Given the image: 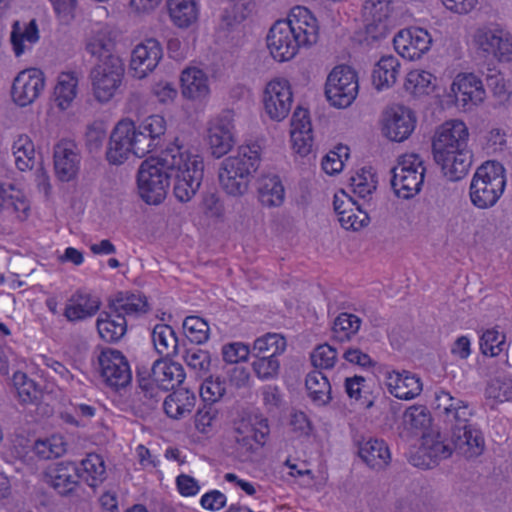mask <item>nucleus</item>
<instances>
[{
	"label": "nucleus",
	"mask_w": 512,
	"mask_h": 512,
	"mask_svg": "<svg viewBox=\"0 0 512 512\" xmlns=\"http://www.w3.org/2000/svg\"><path fill=\"white\" fill-rule=\"evenodd\" d=\"M180 82L182 96L188 100L202 102L210 94L209 78L199 68L188 67L183 70Z\"/></svg>",
	"instance_id": "26"
},
{
	"label": "nucleus",
	"mask_w": 512,
	"mask_h": 512,
	"mask_svg": "<svg viewBox=\"0 0 512 512\" xmlns=\"http://www.w3.org/2000/svg\"><path fill=\"white\" fill-rule=\"evenodd\" d=\"M163 57L160 42L154 38L139 43L132 51L129 72L136 79H143L153 72Z\"/></svg>",
	"instance_id": "15"
},
{
	"label": "nucleus",
	"mask_w": 512,
	"mask_h": 512,
	"mask_svg": "<svg viewBox=\"0 0 512 512\" xmlns=\"http://www.w3.org/2000/svg\"><path fill=\"white\" fill-rule=\"evenodd\" d=\"M361 322V319L354 314L341 313L334 321L333 333L340 341L350 339L360 329Z\"/></svg>",
	"instance_id": "54"
},
{
	"label": "nucleus",
	"mask_w": 512,
	"mask_h": 512,
	"mask_svg": "<svg viewBox=\"0 0 512 512\" xmlns=\"http://www.w3.org/2000/svg\"><path fill=\"white\" fill-rule=\"evenodd\" d=\"M195 402L194 393L187 389H179L165 398L163 408L168 417L180 419L191 413Z\"/></svg>",
	"instance_id": "34"
},
{
	"label": "nucleus",
	"mask_w": 512,
	"mask_h": 512,
	"mask_svg": "<svg viewBox=\"0 0 512 512\" xmlns=\"http://www.w3.org/2000/svg\"><path fill=\"white\" fill-rule=\"evenodd\" d=\"M258 198L263 206L278 207L284 202L285 190L277 175H264L258 180Z\"/></svg>",
	"instance_id": "35"
},
{
	"label": "nucleus",
	"mask_w": 512,
	"mask_h": 512,
	"mask_svg": "<svg viewBox=\"0 0 512 512\" xmlns=\"http://www.w3.org/2000/svg\"><path fill=\"white\" fill-rule=\"evenodd\" d=\"M77 85L78 80L73 73H62L59 76L55 87V97L61 109H66L70 106L77 95Z\"/></svg>",
	"instance_id": "47"
},
{
	"label": "nucleus",
	"mask_w": 512,
	"mask_h": 512,
	"mask_svg": "<svg viewBox=\"0 0 512 512\" xmlns=\"http://www.w3.org/2000/svg\"><path fill=\"white\" fill-rule=\"evenodd\" d=\"M468 141L469 130L461 120L446 121L434 133L433 158L450 181L463 179L472 166L473 154Z\"/></svg>",
	"instance_id": "3"
},
{
	"label": "nucleus",
	"mask_w": 512,
	"mask_h": 512,
	"mask_svg": "<svg viewBox=\"0 0 512 512\" xmlns=\"http://www.w3.org/2000/svg\"><path fill=\"white\" fill-rule=\"evenodd\" d=\"M218 416V410L212 404H205L195 415V427L198 432L207 434Z\"/></svg>",
	"instance_id": "63"
},
{
	"label": "nucleus",
	"mask_w": 512,
	"mask_h": 512,
	"mask_svg": "<svg viewBox=\"0 0 512 512\" xmlns=\"http://www.w3.org/2000/svg\"><path fill=\"white\" fill-rule=\"evenodd\" d=\"M434 408L442 421L450 427L451 433L471 425L469 422L473 416V409L469 403L452 396L448 391L435 392Z\"/></svg>",
	"instance_id": "11"
},
{
	"label": "nucleus",
	"mask_w": 512,
	"mask_h": 512,
	"mask_svg": "<svg viewBox=\"0 0 512 512\" xmlns=\"http://www.w3.org/2000/svg\"><path fill=\"white\" fill-rule=\"evenodd\" d=\"M164 165L170 168L174 178V195L181 202H188L198 191L204 172L203 159L191 154L176 139L165 149Z\"/></svg>",
	"instance_id": "4"
},
{
	"label": "nucleus",
	"mask_w": 512,
	"mask_h": 512,
	"mask_svg": "<svg viewBox=\"0 0 512 512\" xmlns=\"http://www.w3.org/2000/svg\"><path fill=\"white\" fill-rule=\"evenodd\" d=\"M100 308V301L88 293L78 291L66 304L64 316L71 322L82 321L94 316Z\"/></svg>",
	"instance_id": "29"
},
{
	"label": "nucleus",
	"mask_w": 512,
	"mask_h": 512,
	"mask_svg": "<svg viewBox=\"0 0 512 512\" xmlns=\"http://www.w3.org/2000/svg\"><path fill=\"white\" fill-rule=\"evenodd\" d=\"M164 158L165 150L159 157L143 161L138 170L139 195L149 205L160 204L167 195L170 168L164 165Z\"/></svg>",
	"instance_id": "7"
},
{
	"label": "nucleus",
	"mask_w": 512,
	"mask_h": 512,
	"mask_svg": "<svg viewBox=\"0 0 512 512\" xmlns=\"http://www.w3.org/2000/svg\"><path fill=\"white\" fill-rule=\"evenodd\" d=\"M233 119L229 112L211 121L208 128V143L214 157L227 154L234 145Z\"/></svg>",
	"instance_id": "22"
},
{
	"label": "nucleus",
	"mask_w": 512,
	"mask_h": 512,
	"mask_svg": "<svg viewBox=\"0 0 512 512\" xmlns=\"http://www.w3.org/2000/svg\"><path fill=\"white\" fill-rule=\"evenodd\" d=\"M99 371L103 381L114 389L126 387L132 373L125 356L118 350L106 348L98 355Z\"/></svg>",
	"instance_id": "13"
},
{
	"label": "nucleus",
	"mask_w": 512,
	"mask_h": 512,
	"mask_svg": "<svg viewBox=\"0 0 512 512\" xmlns=\"http://www.w3.org/2000/svg\"><path fill=\"white\" fill-rule=\"evenodd\" d=\"M391 173V186L394 192L398 197L409 199L421 190L425 167L418 155H405Z\"/></svg>",
	"instance_id": "8"
},
{
	"label": "nucleus",
	"mask_w": 512,
	"mask_h": 512,
	"mask_svg": "<svg viewBox=\"0 0 512 512\" xmlns=\"http://www.w3.org/2000/svg\"><path fill=\"white\" fill-rule=\"evenodd\" d=\"M260 162L258 146H241L234 155L225 158L221 167L228 172L242 173V177L250 180L252 174L257 170Z\"/></svg>",
	"instance_id": "28"
},
{
	"label": "nucleus",
	"mask_w": 512,
	"mask_h": 512,
	"mask_svg": "<svg viewBox=\"0 0 512 512\" xmlns=\"http://www.w3.org/2000/svg\"><path fill=\"white\" fill-rule=\"evenodd\" d=\"M479 345L483 355L495 357L505 349L506 336L496 328L487 329L481 335Z\"/></svg>",
	"instance_id": "52"
},
{
	"label": "nucleus",
	"mask_w": 512,
	"mask_h": 512,
	"mask_svg": "<svg viewBox=\"0 0 512 512\" xmlns=\"http://www.w3.org/2000/svg\"><path fill=\"white\" fill-rule=\"evenodd\" d=\"M376 183L374 174L365 168L350 179L353 192L363 199L372 194L376 189Z\"/></svg>",
	"instance_id": "58"
},
{
	"label": "nucleus",
	"mask_w": 512,
	"mask_h": 512,
	"mask_svg": "<svg viewBox=\"0 0 512 512\" xmlns=\"http://www.w3.org/2000/svg\"><path fill=\"white\" fill-rule=\"evenodd\" d=\"M485 395L497 403L512 402V378L499 376L491 379L485 389Z\"/></svg>",
	"instance_id": "49"
},
{
	"label": "nucleus",
	"mask_w": 512,
	"mask_h": 512,
	"mask_svg": "<svg viewBox=\"0 0 512 512\" xmlns=\"http://www.w3.org/2000/svg\"><path fill=\"white\" fill-rule=\"evenodd\" d=\"M362 11L367 21L381 23L390 15V0H366Z\"/></svg>",
	"instance_id": "59"
},
{
	"label": "nucleus",
	"mask_w": 512,
	"mask_h": 512,
	"mask_svg": "<svg viewBox=\"0 0 512 512\" xmlns=\"http://www.w3.org/2000/svg\"><path fill=\"white\" fill-rule=\"evenodd\" d=\"M242 173L228 172L227 169L220 166L218 178L222 189L231 196L244 195L249 186L250 180L241 176Z\"/></svg>",
	"instance_id": "48"
},
{
	"label": "nucleus",
	"mask_w": 512,
	"mask_h": 512,
	"mask_svg": "<svg viewBox=\"0 0 512 512\" xmlns=\"http://www.w3.org/2000/svg\"><path fill=\"white\" fill-rule=\"evenodd\" d=\"M471 41L480 57L500 63L512 62V32L505 24L482 23L473 30Z\"/></svg>",
	"instance_id": "5"
},
{
	"label": "nucleus",
	"mask_w": 512,
	"mask_h": 512,
	"mask_svg": "<svg viewBox=\"0 0 512 512\" xmlns=\"http://www.w3.org/2000/svg\"><path fill=\"white\" fill-rule=\"evenodd\" d=\"M13 383L21 403L34 404L40 400L42 396L40 386L34 380L28 378L25 373H14Z\"/></svg>",
	"instance_id": "46"
},
{
	"label": "nucleus",
	"mask_w": 512,
	"mask_h": 512,
	"mask_svg": "<svg viewBox=\"0 0 512 512\" xmlns=\"http://www.w3.org/2000/svg\"><path fill=\"white\" fill-rule=\"evenodd\" d=\"M166 131V121L160 115L145 118L137 127L131 120H122L114 128L107 150L112 164H121L130 154L138 158L154 150Z\"/></svg>",
	"instance_id": "2"
},
{
	"label": "nucleus",
	"mask_w": 512,
	"mask_h": 512,
	"mask_svg": "<svg viewBox=\"0 0 512 512\" xmlns=\"http://www.w3.org/2000/svg\"><path fill=\"white\" fill-rule=\"evenodd\" d=\"M360 458L371 468L381 470L385 468L391 459L387 444L380 439H369L359 447Z\"/></svg>",
	"instance_id": "32"
},
{
	"label": "nucleus",
	"mask_w": 512,
	"mask_h": 512,
	"mask_svg": "<svg viewBox=\"0 0 512 512\" xmlns=\"http://www.w3.org/2000/svg\"><path fill=\"white\" fill-rule=\"evenodd\" d=\"M81 162L80 150L75 142L61 140L54 147V169L57 177L68 182L77 175Z\"/></svg>",
	"instance_id": "21"
},
{
	"label": "nucleus",
	"mask_w": 512,
	"mask_h": 512,
	"mask_svg": "<svg viewBox=\"0 0 512 512\" xmlns=\"http://www.w3.org/2000/svg\"><path fill=\"white\" fill-rule=\"evenodd\" d=\"M451 442L455 451L466 458L480 456L485 448L482 432L475 425L466 426L465 429H457L451 433Z\"/></svg>",
	"instance_id": "27"
},
{
	"label": "nucleus",
	"mask_w": 512,
	"mask_h": 512,
	"mask_svg": "<svg viewBox=\"0 0 512 512\" xmlns=\"http://www.w3.org/2000/svg\"><path fill=\"white\" fill-rule=\"evenodd\" d=\"M235 439L239 449L250 455L259 447L264 446L270 433L268 420L257 417L241 421L235 429Z\"/></svg>",
	"instance_id": "20"
},
{
	"label": "nucleus",
	"mask_w": 512,
	"mask_h": 512,
	"mask_svg": "<svg viewBox=\"0 0 512 512\" xmlns=\"http://www.w3.org/2000/svg\"><path fill=\"white\" fill-rule=\"evenodd\" d=\"M45 482L61 496L74 494L79 485V466L71 461H61L49 466L44 474Z\"/></svg>",
	"instance_id": "19"
},
{
	"label": "nucleus",
	"mask_w": 512,
	"mask_h": 512,
	"mask_svg": "<svg viewBox=\"0 0 512 512\" xmlns=\"http://www.w3.org/2000/svg\"><path fill=\"white\" fill-rule=\"evenodd\" d=\"M35 453L42 459H52L62 456L66 451V445L59 436L37 440L34 445Z\"/></svg>",
	"instance_id": "56"
},
{
	"label": "nucleus",
	"mask_w": 512,
	"mask_h": 512,
	"mask_svg": "<svg viewBox=\"0 0 512 512\" xmlns=\"http://www.w3.org/2000/svg\"><path fill=\"white\" fill-rule=\"evenodd\" d=\"M183 360L190 370L197 376H205L211 366V358L208 351L200 348L186 349Z\"/></svg>",
	"instance_id": "51"
},
{
	"label": "nucleus",
	"mask_w": 512,
	"mask_h": 512,
	"mask_svg": "<svg viewBox=\"0 0 512 512\" xmlns=\"http://www.w3.org/2000/svg\"><path fill=\"white\" fill-rule=\"evenodd\" d=\"M80 478L91 488L100 486L107 477L106 466L102 456L89 453L79 467Z\"/></svg>",
	"instance_id": "37"
},
{
	"label": "nucleus",
	"mask_w": 512,
	"mask_h": 512,
	"mask_svg": "<svg viewBox=\"0 0 512 512\" xmlns=\"http://www.w3.org/2000/svg\"><path fill=\"white\" fill-rule=\"evenodd\" d=\"M403 424L413 430L426 429L431 424V414L424 405H412L403 413Z\"/></svg>",
	"instance_id": "53"
},
{
	"label": "nucleus",
	"mask_w": 512,
	"mask_h": 512,
	"mask_svg": "<svg viewBox=\"0 0 512 512\" xmlns=\"http://www.w3.org/2000/svg\"><path fill=\"white\" fill-rule=\"evenodd\" d=\"M316 18L303 6L291 9L288 17L276 21L267 35L271 56L279 62L294 58L299 49L315 44L319 36Z\"/></svg>",
	"instance_id": "1"
},
{
	"label": "nucleus",
	"mask_w": 512,
	"mask_h": 512,
	"mask_svg": "<svg viewBox=\"0 0 512 512\" xmlns=\"http://www.w3.org/2000/svg\"><path fill=\"white\" fill-rule=\"evenodd\" d=\"M264 111L271 120L282 121L292 107L293 93L288 80L273 79L265 87L263 93Z\"/></svg>",
	"instance_id": "14"
},
{
	"label": "nucleus",
	"mask_w": 512,
	"mask_h": 512,
	"mask_svg": "<svg viewBox=\"0 0 512 512\" xmlns=\"http://www.w3.org/2000/svg\"><path fill=\"white\" fill-rule=\"evenodd\" d=\"M386 385L389 392L401 400H411L419 396L423 384L419 376L409 371H392L387 373Z\"/></svg>",
	"instance_id": "24"
},
{
	"label": "nucleus",
	"mask_w": 512,
	"mask_h": 512,
	"mask_svg": "<svg viewBox=\"0 0 512 512\" xmlns=\"http://www.w3.org/2000/svg\"><path fill=\"white\" fill-rule=\"evenodd\" d=\"M451 92L457 106L465 111L481 104L486 97L481 79L473 73H459L451 84Z\"/></svg>",
	"instance_id": "18"
},
{
	"label": "nucleus",
	"mask_w": 512,
	"mask_h": 512,
	"mask_svg": "<svg viewBox=\"0 0 512 512\" xmlns=\"http://www.w3.org/2000/svg\"><path fill=\"white\" fill-rule=\"evenodd\" d=\"M226 393V382L220 377H208L200 387V396L207 404L218 402Z\"/></svg>",
	"instance_id": "57"
},
{
	"label": "nucleus",
	"mask_w": 512,
	"mask_h": 512,
	"mask_svg": "<svg viewBox=\"0 0 512 512\" xmlns=\"http://www.w3.org/2000/svg\"><path fill=\"white\" fill-rule=\"evenodd\" d=\"M108 308L118 315H138L147 312L148 306L145 296L141 294L119 293L110 301Z\"/></svg>",
	"instance_id": "40"
},
{
	"label": "nucleus",
	"mask_w": 512,
	"mask_h": 512,
	"mask_svg": "<svg viewBox=\"0 0 512 512\" xmlns=\"http://www.w3.org/2000/svg\"><path fill=\"white\" fill-rule=\"evenodd\" d=\"M486 84L497 105H504L510 100L511 91L507 88L506 81L500 72L495 71L493 74H488Z\"/></svg>",
	"instance_id": "61"
},
{
	"label": "nucleus",
	"mask_w": 512,
	"mask_h": 512,
	"mask_svg": "<svg viewBox=\"0 0 512 512\" xmlns=\"http://www.w3.org/2000/svg\"><path fill=\"white\" fill-rule=\"evenodd\" d=\"M148 371L154 377V380L166 391L179 386L185 379L182 365L177 362L168 361L166 358L154 361Z\"/></svg>",
	"instance_id": "30"
},
{
	"label": "nucleus",
	"mask_w": 512,
	"mask_h": 512,
	"mask_svg": "<svg viewBox=\"0 0 512 512\" xmlns=\"http://www.w3.org/2000/svg\"><path fill=\"white\" fill-rule=\"evenodd\" d=\"M96 325L100 337L111 343L119 341L127 331L126 318L115 314L110 309L100 313Z\"/></svg>",
	"instance_id": "31"
},
{
	"label": "nucleus",
	"mask_w": 512,
	"mask_h": 512,
	"mask_svg": "<svg viewBox=\"0 0 512 512\" xmlns=\"http://www.w3.org/2000/svg\"><path fill=\"white\" fill-rule=\"evenodd\" d=\"M433 79L434 76L428 71L414 70L408 74L405 87L411 93L421 95L428 93Z\"/></svg>",
	"instance_id": "60"
},
{
	"label": "nucleus",
	"mask_w": 512,
	"mask_h": 512,
	"mask_svg": "<svg viewBox=\"0 0 512 512\" xmlns=\"http://www.w3.org/2000/svg\"><path fill=\"white\" fill-rule=\"evenodd\" d=\"M393 44L399 55L413 61L430 49L432 37L423 28L411 27L399 31L393 38Z\"/></svg>",
	"instance_id": "17"
},
{
	"label": "nucleus",
	"mask_w": 512,
	"mask_h": 512,
	"mask_svg": "<svg viewBox=\"0 0 512 512\" xmlns=\"http://www.w3.org/2000/svg\"><path fill=\"white\" fill-rule=\"evenodd\" d=\"M249 355H251V349L241 342L229 343L222 348L223 359L230 364L246 361Z\"/></svg>",
	"instance_id": "64"
},
{
	"label": "nucleus",
	"mask_w": 512,
	"mask_h": 512,
	"mask_svg": "<svg viewBox=\"0 0 512 512\" xmlns=\"http://www.w3.org/2000/svg\"><path fill=\"white\" fill-rule=\"evenodd\" d=\"M305 386L309 398L316 406H325L331 401V384L321 371L308 373Z\"/></svg>",
	"instance_id": "39"
},
{
	"label": "nucleus",
	"mask_w": 512,
	"mask_h": 512,
	"mask_svg": "<svg viewBox=\"0 0 512 512\" xmlns=\"http://www.w3.org/2000/svg\"><path fill=\"white\" fill-rule=\"evenodd\" d=\"M358 91V76L349 66H336L327 77L325 95L336 108L349 107L356 99Z\"/></svg>",
	"instance_id": "9"
},
{
	"label": "nucleus",
	"mask_w": 512,
	"mask_h": 512,
	"mask_svg": "<svg viewBox=\"0 0 512 512\" xmlns=\"http://www.w3.org/2000/svg\"><path fill=\"white\" fill-rule=\"evenodd\" d=\"M287 348V342L279 333H266L254 340L251 348L252 357H279Z\"/></svg>",
	"instance_id": "41"
},
{
	"label": "nucleus",
	"mask_w": 512,
	"mask_h": 512,
	"mask_svg": "<svg viewBox=\"0 0 512 512\" xmlns=\"http://www.w3.org/2000/svg\"><path fill=\"white\" fill-rule=\"evenodd\" d=\"M152 342L157 353L165 358L178 354V338L173 328L167 324H157L152 330Z\"/></svg>",
	"instance_id": "38"
},
{
	"label": "nucleus",
	"mask_w": 512,
	"mask_h": 512,
	"mask_svg": "<svg viewBox=\"0 0 512 512\" xmlns=\"http://www.w3.org/2000/svg\"><path fill=\"white\" fill-rule=\"evenodd\" d=\"M138 394L141 396L143 403L149 408H154L161 400L163 391H166L151 376L148 369L142 367L137 371Z\"/></svg>",
	"instance_id": "42"
},
{
	"label": "nucleus",
	"mask_w": 512,
	"mask_h": 512,
	"mask_svg": "<svg viewBox=\"0 0 512 512\" xmlns=\"http://www.w3.org/2000/svg\"><path fill=\"white\" fill-rule=\"evenodd\" d=\"M45 87V77L41 70L36 68L25 69L14 78L11 95L13 101L25 107L33 103Z\"/></svg>",
	"instance_id": "16"
},
{
	"label": "nucleus",
	"mask_w": 512,
	"mask_h": 512,
	"mask_svg": "<svg viewBox=\"0 0 512 512\" xmlns=\"http://www.w3.org/2000/svg\"><path fill=\"white\" fill-rule=\"evenodd\" d=\"M337 351L329 344L317 346L311 353V362L315 368L331 369L337 360Z\"/></svg>",
	"instance_id": "62"
},
{
	"label": "nucleus",
	"mask_w": 512,
	"mask_h": 512,
	"mask_svg": "<svg viewBox=\"0 0 512 512\" xmlns=\"http://www.w3.org/2000/svg\"><path fill=\"white\" fill-rule=\"evenodd\" d=\"M400 73V62L392 56H383L374 66L372 72L373 85L378 89L389 88L395 84Z\"/></svg>",
	"instance_id": "36"
},
{
	"label": "nucleus",
	"mask_w": 512,
	"mask_h": 512,
	"mask_svg": "<svg viewBox=\"0 0 512 512\" xmlns=\"http://www.w3.org/2000/svg\"><path fill=\"white\" fill-rule=\"evenodd\" d=\"M11 43L16 56H21L28 44H34L39 40V31L36 21L33 19L24 28L21 27L19 21H15L12 26Z\"/></svg>",
	"instance_id": "44"
},
{
	"label": "nucleus",
	"mask_w": 512,
	"mask_h": 512,
	"mask_svg": "<svg viewBox=\"0 0 512 512\" xmlns=\"http://www.w3.org/2000/svg\"><path fill=\"white\" fill-rule=\"evenodd\" d=\"M293 149L300 155H307L312 148V125L306 109H295L291 119L290 130Z\"/></svg>",
	"instance_id": "25"
},
{
	"label": "nucleus",
	"mask_w": 512,
	"mask_h": 512,
	"mask_svg": "<svg viewBox=\"0 0 512 512\" xmlns=\"http://www.w3.org/2000/svg\"><path fill=\"white\" fill-rule=\"evenodd\" d=\"M434 408L442 421L450 427L451 433L471 425L469 422L473 416V409L469 403L452 396L448 391L435 392Z\"/></svg>",
	"instance_id": "12"
},
{
	"label": "nucleus",
	"mask_w": 512,
	"mask_h": 512,
	"mask_svg": "<svg viewBox=\"0 0 512 512\" xmlns=\"http://www.w3.org/2000/svg\"><path fill=\"white\" fill-rule=\"evenodd\" d=\"M415 122L410 109L403 106L392 108L386 113L383 133L391 141L402 142L413 132Z\"/></svg>",
	"instance_id": "23"
},
{
	"label": "nucleus",
	"mask_w": 512,
	"mask_h": 512,
	"mask_svg": "<svg viewBox=\"0 0 512 512\" xmlns=\"http://www.w3.org/2000/svg\"><path fill=\"white\" fill-rule=\"evenodd\" d=\"M252 370L258 379L271 381L278 377L280 372V361L278 357H253Z\"/></svg>",
	"instance_id": "55"
},
{
	"label": "nucleus",
	"mask_w": 512,
	"mask_h": 512,
	"mask_svg": "<svg viewBox=\"0 0 512 512\" xmlns=\"http://www.w3.org/2000/svg\"><path fill=\"white\" fill-rule=\"evenodd\" d=\"M454 450L451 438L444 440L439 433L423 435L421 451L434 462L450 457Z\"/></svg>",
	"instance_id": "43"
},
{
	"label": "nucleus",
	"mask_w": 512,
	"mask_h": 512,
	"mask_svg": "<svg viewBox=\"0 0 512 512\" xmlns=\"http://www.w3.org/2000/svg\"><path fill=\"white\" fill-rule=\"evenodd\" d=\"M167 9L172 23L178 28H188L199 16L196 0H167Z\"/></svg>",
	"instance_id": "33"
},
{
	"label": "nucleus",
	"mask_w": 512,
	"mask_h": 512,
	"mask_svg": "<svg viewBox=\"0 0 512 512\" xmlns=\"http://www.w3.org/2000/svg\"><path fill=\"white\" fill-rule=\"evenodd\" d=\"M124 64L121 58H112L109 63H96L90 72L95 98L106 103L110 101L122 83Z\"/></svg>",
	"instance_id": "10"
},
{
	"label": "nucleus",
	"mask_w": 512,
	"mask_h": 512,
	"mask_svg": "<svg viewBox=\"0 0 512 512\" xmlns=\"http://www.w3.org/2000/svg\"><path fill=\"white\" fill-rule=\"evenodd\" d=\"M115 43L106 32H98L87 43L86 50L97 63H109L112 58H120L114 53Z\"/></svg>",
	"instance_id": "45"
},
{
	"label": "nucleus",
	"mask_w": 512,
	"mask_h": 512,
	"mask_svg": "<svg viewBox=\"0 0 512 512\" xmlns=\"http://www.w3.org/2000/svg\"><path fill=\"white\" fill-rule=\"evenodd\" d=\"M183 330L187 339L195 344H203L209 338V325L199 316H187L183 321Z\"/></svg>",
	"instance_id": "50"
},
{
	"label": "nucleus",
	"mask_w": 512,
	"mask_h": 512,
	"mask_svg": "<svg viewBox=\"0 0 512 512\" xmlns=\"http://www.w3.org/2000/svg\"><path fill=\"white\" fill-rule=\"evenodd\" d=\"M506 187L505 169L496 161H487L474 173L470 186L469 198L478 209L493 207L503 195Z\"/></svg>",
	"instance_id": "6"
}]
</instances>
